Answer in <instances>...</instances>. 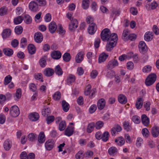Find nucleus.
<instances>
[{
	"instance_id": "1",
	"label": "nucleus",
	"mask_w": 159,
	"mask_h": 159,
	"mask_svg": "<svg viewBox=\"0 0 159 159\" xmlns=\"http://www.w3.org/2000/svg\"><path fill=\"white\" fill-rule=\"evenodd\" d=\"M117 35L115 33L111 34L109 29L108 28L104 29L101 32V38L103 41H110L112 39V38H115L114 37Z\"/></svg>"
},
{
	"instance_id": "2",
	"label": "nucleus",
	"mask_w": 159,
	"mask_h": 159,
	"mask_svg": "<svg viewBox=\"0 0 159 159\" xmlns=\"http://www.w3.org/2000/svg\"><path fill=\"white\" fill-rule=\"evenodd\" d=\"M114 37L115 38H112V40L107 41L106 47L107 51H111L116 45L117 40V35H116Z\"/></svg>"
},
{
	"instance_id": "3",
	"label": "nucleus",
	"mask_w": 159,
	"mask_h": 159,
	"mask_svg": "<svg viewBox=\"0 0 159 159\" xmlns=\"http://www.w3.org/2000/svg\"><path fill=\"white\" fill-rule=\"evenodd\" d=\"M156 77L157 76L155 74L152 73L150 74L145 80L146 85L148 86L152 85L156 80Z\"/></svg>"
},
{
	"instance_id": "4",
	"label": "nucleus",
	"mask_w": 159,
	"mask_h": 159,
	"mask_svg": "<svg viewBox=\"0 0 159 159\" xmlns=\"http://www.w3.org/2000/svg\"><path fill=\"white\" fill-rule=\"evenodd\" d=\"M49 103L47 104V105H45L44 108L42 111V115L44 117L46 118L47 123L48 124H50V108L48 106Z\"/></svg>"
},
{
	"instance_id": "5",
	"label": "nucleus",
	"mask_w": 159,
	"mask_h": 159,
	"mask_svg": "<svg viewBox=\"0 0 159 159\" xmlns=\"http://www.w3.org/2000/svg\"><path fill=\"white\" fill-rule=\"evenodd\" d=\"M20 113L19 108L16 106H12L10 109V114L12 117H16L19 115Z\"/></svg>"
},
{
	"instance_id": "6",
	"label": "nucleus",
	"mask_w": 159,
	"mask_h": 159,
	"mask_svg": "<svg viewBox=\"0 0 159 159\" xmlns=\"http://www.w3.org/2000/svg\"><path fill=\"white\" fill-rule=\"evenodd\" d=\"M139 51L143 54H145L148 51L147 47L143 41H141L139 42Z\"/></svg>"
},
{
	"instance_id": "7",
	"label": "nucleus",
	"mask_w": 159,
	"mask_h": 159,
	"mask_svg": "<svg viewBox=\"0 0 159 159\" xmlns=\"http://www.w3.org/2000/svg\"><path fill=\"white\" fill-rule=\"evenodd\" d=\"M29 7L30 10L32 11L36 12L38 11L39 6L35 0L29 3Z\"/></svg>"
},
{
	"instance_id": "8",
	"label": "nucleus",
	"mask_w": 159,
	"mask_h": 159,
	"mask_svg": "<svg viewBox=\"0 0 159 159\" xmlns=\"http://www.w3.org/2000/svg\"><path fill=\"white\" fill-rule=\"evenodd\" d=\"M78 22L75 19L72 18L71 20L70 23L69 25V29L71 31L75 30V29L78 27Z\"/></svg>"
},
{
	"instance_id": "9",
	"label": "nucleus",
	"mask_w": 159,
	"mask_h": 159,
	"mask_svg": "<svg viewBox=\"0 0 159 159\" xmlns=\"http://www.w3.org/2000/svg\"><path fill=\"white\" fill-rule=\"evenodd\" d=\"M51 55L53 59L58 60L61 58V53L59 51H54L51 52Z\"/></svg>"
},
{
	"instance_id": "10",
	"label": "nucleus",
	"mask_w": 159,
	"mask_h": 159,
	"mask_svg": "<svg viewBox=\"0 0 159 159\" xmlns=\"http://www.w3.org/2000/svg\"><path fill=\"white\" fill-rule=\"evenodd\" d=\"M43 39V35L41 32H38L35 33L34 35V39L37 43H41Z\"/></svg>"
},
{
	"instance_id": "11",
	"label": "nucleus",
	"mask_w": 159,
	"mask_h": 159,
	"mask_svg": "<svg viewBox=\"0 0 159 159\" xmlns=\"http://www.w3.org/2000/svg\"><path fill=\"white\" fill-rule=\"evenodd\" d=\"M118 65V63L117 60H112L108 62L107 65V68L109 69H111Z\"/></svg>"
},
{
	"instance_id": "12",
	"label": "nucleus",
	"mask_w": 159,
	"mask_h": 159,
	"mask_svg": "<svg viewBox=\"0 0 159 159\" xmlns=\"http://www.w3.org/2000/svg\"><path fill=\"white\" fill-rule=\"evenodd\" d=\"M122 130L121 127L118 124H116L111 129V133L112 135H114L116 132H119Z\"/></svg>"
},
{
	"instance_id": "13",
	"label": "nucleus",
	"mask_w": 159,
	"mask_h": 159,
	"mask_svg": "<svg viewBox=\"0 0 159 159\" xmlns=\"http://www.w3.org/2000/svg\"><path fill=\"white\" fill-rule=\"evenodd\" d=\"M97 29V26L94 23H91L88 28V32L90 34H93L95 32Z\"/></svg>"
},
{
	"instance_id": "14",
	"label": "nucleus",
	"mask_w": 159,
	"mask_h": 159,
	"mask_svg": "<svg viewBox=\"0 0 159 159\" xmlns=\"http://www.w3.org/2000/svg\"><path fill=\"white\" fill-rule=\"evenodd\" d=\"M39 118V114L37 112H33L29 116V118L31 121H35L38 120Z\"/></svg>"
},
{
	"instance_id": "15",
	"label": "nucleus",
	"mask_w": 159,
	"mask_h": 159,
	"mask_svg": "<svg viewBox=\"0 0 159 159\" xmlns=\"http://www.w3.org/2000/svg\"><path fill=\"white\" fill-rule=\"evenodd\" d=\"M143 102V97H140L138 98L135 104L136 107L137 109H140L142 108Z\"/></svg>"
},
{
	"instance_id": "16",
	"label": "nucleus",
	"mask_w": 159,
	"mask_h": 159,
	"mask_svg": "<svg viewBox=\"0 0 159 159\" xmlns=\"http://www.w3.org/2000/svg\"><path fill=\"white\" fill-rule=\"evenodd\" d=\"M151 133L153 137H157L159 135V127L157 126L153 127L152 129Z\"/></svg>"
},
{
	"instance_id": "17",
	"label": "nucleus",
	"mask_w": 159,
	"mask_h": 159,
	"mask_svg": "<svg viewBox=\"0 0 159 159\" xmlns=\"http://www.w3.org/2000/svg\"><path fill=\"white\" fill-rule=\"evenodd\" d=\"M74 132V127L68 126L66 129L65 131V134L68 136H70L72 135Z\"/></svg>"
},
{
	"instance_id": "18",
	"label": "nucleus",
	"mask_w": 159,
	"mask_h": 159,
	"mask_svg": "<svg viewBox=\"0 0 159 159\" xmlns=\"http://www.w3.org/2000/svg\"><path fill=\"white\" fill-rule=\"evenodd\" d=\"M84 52H79L75 57V61L77 63H80L83 60L84 57Z\"/></svg>"
},
{
	"instance_id": "19",
	"label": "nucleus",
	"mask_w": 159,
	"mask_h": 159,
	"mask_svg": "<svg viewBox=\"0 0 159 159\" xmlns=\"http://www.w3.org/2000/svg\"><path fill=\"white\" fill-rule=\"evenodd\" d=\"M141 121L142 123L145 126H147L149 124V119L145 114L142 115Z\"/></svg>"
},
{
	"instance_id": "20",
	"label": "nucleus",
	"mask_w": 159,
	"mask_h": 159,
	"mask_svg": "<svg viewBox=\"0 0 159 159\" xmlns=\"http://www.w3.org/2000/svg\"><path fill=\"white\" fill-rule=\"evenodd\" d=\"M12 146L11 142L9 139L6 140L3 144L4 149L7 151H8L11 148Z\"/></svg>"
},
{
	"instance_id": "21",
	"label": "nucleus",
	"mask_w": 159,
	"mask_h": 159,
	"mask_svg": "<svg viewBox=\"0 0 159 159\" xmlns=\"http://www.w3.org/2000/svg\"><path fill=\"white\" fill-rule=\"evenodd\" d=\"M119 102L123 104L126 103L127 102V99L126 96L123 94H120L118 97Z\"/></svg>"
},
{
	"instance_id": "22",
	"label": "nucleus",
	"mask_w": 159,
	"mask_h": 159,
	"mask_svg": "<svg viewBox=\"0 0 159 159\" xmlns=\"http://www.w3.org/2000/svg\"><path fill=\"white\" fill-rule=\"evenodd\" d=\"M123 126L124 129L127 132L130 131L132 129L131 125L128 121H125L123 123Z\"/></svg>"
},
{
	"instance_id": "23",
	"label": "nucleus",
	"mask_w": 159,
	"mask_h": 159,
	"mask_svg": "<svg viewBox=\"0 0 159 159\" xmlns=\"http://www.w3.org/2000/svg\"><path fill=\"white\" fill-rule=\"evenodd\" d=\"M105 101L103 98L99 99L98 102V109L101 110L104 107L105 105Z\"/></svg>"
},
{
	"instance_id": "24",
	"label": "nucleus",
	"mask_w": 159,
	"mask_h": 159,
	"mask_svg": "<svg viewBox=\"0 0 159 159\" xmlns=\"http://www.w3.org/2000/svg\"><path fill=\"white\" fill-rule=\"evenodd\" d=\"M11 30L10 29H6L3 30L2 36L3 39L8 38L11 34Z\"/></svg>"
},
{
	"instance_id": "25",
	"label": "nucleus",
	"mask_w": 159,
	"mask_h": 159,
	"mask_svg": "<svg viewBox=\"0 0 159 159\" xmlns=\"http://www.w3.org/2000/svg\"><path fill=\"white\" fill-rule=\"evenodd\" d=\"M115 142L119 146L123 145L125 143V141L122 137H120L115 140Z\"/></svg>"
},
{
	"instance_id": "26",
	"label": "nucleus",
	"mask_w": 159,
	"mask_h": 159,
	"mask_svg": "<svg viewBox=\"0 0 159 159\" xmlns=\"http://www.w3.org/2000/svg\"><path fill=\"white\" fill-rule=\"evenodd\" d=\"M61 105L64 111L66 112L68 111L70 108V105L66 101L63 100L62 101Z\"/></svg>"
},
{
	"instance_id": "27",
	"label": "nucleus",
	"mask_w": 159,
	"mask_h": 159,
	"mask_svg": "<svg viewBox=\"0 0 159 159\" xmlns=\"http://www.w3.org/2000/svg\"><path fill=\"white\" fill-rule=\"evenodd\" d=\"M45 136L43 132H41L39 133L38 137V141L40 143H43L45 141Z\"/></svg>"
},
{
	"instance_id": "28",
	"label": "nucleus",
	"mask_w": 159,
	"mask_h": 159,
	"mask_svg": "<svg viewBox=\"0 0 159 159\" xmlns=\"http://www.w3.org/2000/svg\"><path fill=\"white\" fill-rule=\"evenodd\" d=\"M28 51L31 55L34 54L36 52V48L35 46L32 44H30L28 46Z\"/></svg>"
},
{
	"instance_id": "29",
	"label": "nucleus",
	"mask_w": 159,
	"mask_h": 159,
	"mask_svg": "<svg viewBox=\"0 0 159 159\" xmlns=\"http://www.w3.org/2000/svg\"><path fill=\"white\" fill-rule=\"evenodd\" d=\"M108 56L105 53H103L101 54L98 58L99 63H101L104 62L108 57Z\"/></svg>"
},
{
	"instance_id": "30",
	"label": "nucleus",
	"mask_w": 159,
	"mask_h": 159,
	"mask_svg": "<svg viewBox=\"0 0 159 159\" xmlns=\"http://www.w3.org/2000/svg\"><path fill=\"white\" fill-rule=\"evenodd\" d=\"M57 29V25L55 22L52 21L50 23V33H54Z\"/></svg>"
},
{
	"instance_id": "31",
	"label": "nucleus",
	"mask_w": 159,
	"mask_h": 159,
	"mask_svg": "<svg viewBox=\"0 0 159 159\" xmlns=\"http://www.w3.org/2000/svg\"><path fill=\"white\" fill-rule=\"evenodd\" d=\"M95 125V124L94 122H91L89 123L87 126V132L89 133L92 132L94 130Z\"/></svg>"
},
{
	"instance_id": "32",
	"label": "nucleus",
	"mask_w": 159,
	"mask_h": 159,
	"mask_svg": "<svg viewBox=\"0 0 159 159\" xmlns=\"http://www.w3.org/2000/svg\"><path fill=\"white\" fill-rule=\"evenodd\" d=\"M3 52L6 55L9 57L11 56L13 53V50L9 48H5L4 49Z\"/></svg>"
},
{
	"instance_id": "33",
	"label": "nucleus",
	"mask_w": 159,
	"mask_h": 159,
	"mask_svg": "<svg viewBox=\"0 0 159 159\" xmlns=\"http://www.w3.org/2000/svg\"><path fill=\"white\" fill-rule=\"evenodd\" d=\"M46 58L47 57L44 56L39 60V63L41 67L43 68L46 66L47 65Z\"/></svg>"
},
{
	"instance_id": "34",
	"label": "nucleus",
	"mask_w": 159,
	"mask_h": 159,
	"mask_svg": "<svg viewBox=\"0 0 159 159\" xmlns=\"http://www.w3.org/2000/svg\"><path fill=\"white\" fill-rule=\"evenodd\" d=\"M22 94L21 90L20 89H17L15 95L14 96L15 99L18 101L21 97Z\"/></svg>"
},
{
	"instance_id": "35",
	"label": "nucleus",
	"mask_w": 159,
	"mask_h": 159,
	"mask_svg": "<svg viewBox=\"0 0 159 159\" xmlns=\"http://www.w3.org/2000/svg\"><path fill=\"white\" fill-rule=\"evenodd\" d=\"M55 70L56 74L59 76H61L63 74L62 70L59 65H58L55 67Z\"/></svg>"
},
{
	"instance_id": "36",
	"label": "nucleus",
	"mask_w": 159,
	"mask_h": 159,
	"mask_svg": "<svg viewBox=\"0 0 159 159\" xmlns=\"http://www.w3.org/2000/svg\"><path fill=\"white\" fill-rule=\"evenodd\" d=\"M152 32H147L144 35V39L147 41H151L152 39Z\"/></svg>"
},
{
	"instance_id": "37",
	"label": "nucleus",
	"mask_w": 159,
	"mask_h": 159,
	"mask_svg": "<svg viewBox=\"0 0 159 159\" xmlns=\"http://www.w3.org/2000/svg\"><path fill=\"white\" fill-rule=\"evenodd\" d=\"M120 12V11L119 9H113L112 10V13L111 16V17H113L115 15V17L118 16H119ZM116 17L115 18H116Z\"/></svg>"
},
{
	"instance_id": "38",
	"label": "nucleus",
	"mask_w": 159,
	"mask_h": 159,
	"mask_svg": "<svg viewBox=\"0 0 159 159\" xmlns=\"http://www.w3.org/2000/svg\"><path fill=\"white\" fill-rule=\"evenodd\" d=\"M109 136V132L107 131H106L102 135L101 139L103 141L106 142L108 140Z\"/></svg>"
},
{
	"instance_id": "39",
	"label": "nucleus",
	"mask_w": 159,
	"mask_h": 159,
	"mask_svg": "<svg viewBox=\"0 0 159 159\" xmlns=\"http://www.w3.org/2000/svg\"><path fill=\"white\" fill-rule=\"evenodd\" d=\"M118 151L117 148L114 147H112L109 148L108 150L109 154L111 156L113 155L114 154L117 152Z\"/></svg>"
},
{
	"instance_id": "40",
	"label": "nucleus",
	"mask_w": 159,
	"mask_h": 159,
	"mask_svg": "<svg viewBox=\"0 0 159 159\" xmlns=\"http://www.w3.org/2000/svg\"><path fill=\"white\" fill-rule=\"evenodd\" d=\"M129 31L127 29H125L124 30L123 33H122V39L125 40H127L128 37L127 36L129 35Z\"/></svg>"
},
{
	"instance_id": "41",
	"label": "nucleus",
	"mask_w": 159,
	"mask_h": 159,
	"mask_svg": "<svg viewBox=\"0 0 159 159\" xmlns=\"http://www.w3.org/2000/svg\"><path fill=\"white\" fill-rule=\"evenodd\" d=\"M63 60L65 62L69 61L71 59L70 54L68 52H66L62 56Z\"/></svg>"
},
{
	"instance_id": "42",
	"label": "nucleus",
	"mask_w": 159,
	"mask_h": 159,
	"mask_svg": "<svg viewBox=\"0 0 159 159\" xmlns=\"http://www.w3.org/2000/svg\"><path fill=\"white\" fill-rule=\"evenodd\" d=\"M67 80L68 84H70L75 81V76L74 75L70 74L68 76Z\"/></svg>"
},
{
	"instance_id": "43",
	"label": "nucleus",
	"mask_w": 159,
	"mask_h": 159,
	"mask_svg": "<svg viewBox=\"0 0 159 159\" xmlns=\"http://www.w3.org/2000/svg\"><path fill=\"white\" fill-rule=\"evenodd\" d=\"M66 122L65 121H62L59 124L58 128L60 131L64 130L66 128Z\"/></svg>"
},
{
	"instance_id": "44",
	"label": "nucleus",
	"mask_w": 159,
	"mask_h": 159,
	"mask_svg": "<svg viewBox=\"0 0 159 159\" xmlns=\"http://www.w3.org/2000/svg\"><path fill=\"white\" fill-rule=\"evenodd\" d=\"M152 67L150 65H147L144 66L143 68V72L144 73L150 72L152 70Z\"/></svg>"
},
{
	"instance_id": "45",
	"label": "nucleus",
	"mask_w": 159,
	"mask_h": 159,
	"mask_svg": "<svg viewBox=\"0 0 159 159\" xmlns=\"http://www.w3.org/2000/svg\"><path fill=\"white\" fill-rule=\"evenodd\" d=\"M23 28L20 25L16 26L15 29V31L17 34H21L23 31Z\"/></svg>"
},
{
	"instance_id": "46",
	"label": "nucleus",
	"mask_w": 159,
	"mask_h": 159,
	"mask_svg": "<svg viewBox=\"0 0 159 159\" xmlns=\"http://www.w3.org/2000/svg\"><path fill=\"white\" fill-rule=\"evenodd\" d=\"M37 136L36 134L31 133L28 135V138L30 141H33L34 140L36 139Z\"/></svg>"
},
{
	"instance_id": "47",
	"label": "nucleus",
	"mask_w": 159,
	"mask_h": 159,
	"mask_svg": "<svg viewBox=\"0 0 159 159\" xmlns=\"http://www.w3.org/2000/svg\"><path fill=\"white\" fill-rule=\"evenodd\" d=\"M12 78V77L10 75L6 76L4 79V84L5 85H7L10 83L11 81Z\"/></svg>"
},
{
	"instance_id": "48",
	"label": "nucleus",
	"mask_w": 159,
	"mask_h": 159,
	"mask_svg": "<svg viewBox=\"0 0 159 159\" xmlns=\"http://www.w3.org/2000/svg\"><path fill=\"white\" fill-rule=\"evenodd\" d=\"M20 47L22 48H24L27 45V39L25 38H22L20 40Z\"/></svg>"
},
{
	"instance_id": "49",
	"label": "nucleus",
	"mask_w": 159,
	"mask_h": 159,
	"mask_svg": "<svg viewBox=\"0 0 159 159\" xmlns=\"http://www.w3.org/2000/svg\"><path fill=\"white\" fill-rule=\"evenodd\" d=\"M61 97V94L59 92H57L53 96V99L56 100L58 101L60 99Z\"/></svg>"
},
{
	"instance_id": "50",
	"label": "nucleus",
	"mask_w": 159,
	"mask_h": 159,
	"mask_svg": "<svg viewBox=\"0 0 159 159\" xmlns=\"http://www.w3.org/2000/svg\"><path fill=\"white\" fill-rule=\"evenodd\" d=\"M103 125L104 123L103 122L99 121L96 123L95 126L96 129H100L103 126Z\"/></svg>"
},
{
	"instance_id": "51",
	"label": "nucleus",
	"mask_w": 159,
	"mask_h": 159,
	"mask_svg": "<svg viewBox=\"0 0 159 159\" xmlns=\"http://www.w3.org/2000/svg\"><path fill=\"white\" fill-rule=\"evenodd\" d=\"M89 0H84L83 1L82 3V7L84 9H86L89 7Z\"/></svg>"
},
{
	"instance_id": "52",
	"label": "nucleus",
	"mask_w": 159,
	"mask_h": 159,
	"mask_svg": "<svg viewBox=\"0 0 159 159\" xmlns=\"http://www.w3.org/2000/svg\"><path fill=\"white\" fill-rule=\"evenodd\" d=\"M132 120L136 124H139L140 122V118L137 116H134L132 117Z\"/></svg>"
},
{
	"instance_id": "53",
	"label": "nucleus",
	"mask_w": 159,
	"mask_h": 159,
	"mask_svg": "<svg viewBox=\"0 0 159 159\" xmlns=\"http://www.w3.org/2000/svg\"><path fill=\"white\" fill-rule=\"evenodd\" d=\"M23 20V18L21 16H19L15 18L14 19V22L15 24H19L21 23Z\"/></svg>"
},
{
	"instance_id": "54",
	"label": "nucleus",
	"mask_w": 159,
	"mask_h": 159,
	"mask_svg": "<svg viewBox=\"0 0 159 159\" xmlns=\"http://www.w3.org/2000/svg\"><path fill=\"white\" fill-rule=\"evenodd\" d=\"M24 21L27 24H30L32 21L31 18L29 15H26L25 16Z\"/></svg>"
},
{
	"instance_id": "55",
	"label": "nucleus",
	"mask_w": 159,
	"mask_h": 159,
	"mask_svg": "<svg viewBox=\"0 0 159 159\" xmlns=\"http://www.w3.org/2000/svg\"><path fill=\"white\" fill-rule=\"evenodd\" d=\"M34 77L36 80H39L41 82H43V76L41 73H39L35 74L34 75Z\"/></svg>"
},
{
	"instance_id": "56",
	"label": "nucleus",
	"mask_w": 159,
	"mask_h": 159,
	"mask_svg": "<svg viewBox=\"0 0 159 159\" xmlns=\"http://www.w3.org/2000/svg\"><path fill=\"white\" fill-rule=\"evenodd\" d=\"M84 154L82 151H80L75 155V157L77 159H82L83 158Z\"/></svg>"
},
{
	"instance_id": "57",
	"label": "nucleus",
	"mask_w": 159,
	"mask_h": 159,
	"mask_svg": "<svg viewBox=\"0 0 159 159\" xmlns=\"http://www.w3.org/2000/svg\"><path fill=\"white\" fill-rule=\"evenodd\" d=\"M137 38V35L134 34H130L128 36L127 40L131 41L135 40Z\"/></svg>"
},
{
	"instance_id": "58",
	"label": "nucleus",
	"mask_w": 159,
	"mask_h": 159,
	"mask_svg": "<svg viewBox=\"0 0 159 159\" xmlns=\"http://www.w3.org/2000/svg\"><path fill=\"white\" fill-rule=\"evenodd\" d=\"M29 87L30 90L33 92H35L37 90V87L34 83L30 84Z\"/></svg>"
},
{
	"instance_id": "59",
	"label": "nucleus",
	"mask_w": 159,
	"mask_h": 159,
	"mask_svg": "<svg viewBox=\"0 0 159 159\" xmlns=\"http://www.w3.org/2000/svg\"><path fill=\"white\" fill-rule=\"evenodd\" d=\"M143 143V140L140 137L137 138L136 140V144L138 147H140Z\"/></svg>"
},
{
	"instance_id": "60",
	"label": "nucleus",
	"mask_w": 159,
	"mask_h": 159,
	"mask_svg": "<svg viewBox=\"0 0 159 159\" xmlns=\"http://www.w3.org/2000/svg\"><path fill=\"white\" fill-rule=\"evenodd\" d=\"M142 132L143 135L144 136L146 137H148L149 135V132L147 129L144 128L142 130Z\"/></svg>"
},
{
	"instance_id": "61",
	"label": "nucleus",
	"mask_w": 159,
	"mask_h": 159,
	"mask_svg": "<svg viewBox=\"0 0 159 159\" xmlns=\"http://www.w3.org/2000/svg\"><path fill=\"white\" fill-rule=\"evenodd\" d=\"M143 107L146 111H149L150 109L151 103L149 102H147L144 103Z\"/></svg>"
},
{
	"instance_id": "62",
	"label": "nucleus",
	"mask_w": 159,
	"mask_h": 159,
	"mask_svg": "<svg viewBox=\"0 0 159 159\" xmlns=\"http://www.w3.org/2000/svg\"><path fill=\"white\" fill-rule=\"evenodd\" d=\"M97 109V106L95 104H93L91 106L89 109V112L90 113L94 112Z\"/></svg>"
},
{
	"instance_id": "63",
	"label": "nucleus",
	"mask_w": 159,
	"mask_h": 159,
	"mask_svg": "<svg viewBox=\"0 0 159 159\" xmlns=\"http://www.w3.org/2000/svg\"><path fill=\"white\" fill-rule=\"evenodd\" d=\"M7 9L5 7H1L0 9V15L2 16L6 14Z\"/></svg>"
},
{
	"instance_id": "64",
	"label": "nucleus",
	"mask_w": 159,
	"mask_h": 159,
	"mask_svg": "<svg viewBox=\"0 0 159 159\" xmlns=\"http://www.w3.org/2000/svg\"><path fill=\"white\" fill-rule=\"evenodd\" d=\"M20 159H28L27 155L25 152H22L20 155Z\"/></svg>"
}]
</instances>
